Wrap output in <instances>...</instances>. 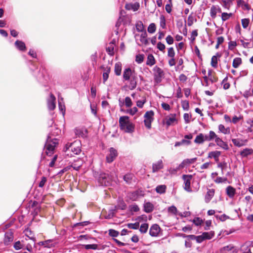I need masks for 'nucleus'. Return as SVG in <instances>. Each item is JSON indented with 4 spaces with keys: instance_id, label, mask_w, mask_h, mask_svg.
Returning a JSON list of instances; mask_svg holds the SVG:
<instances>
[{
    "instance_id": "obj_44",
    "label": "nucleus",
    "mask_w": 253,
    "mask_h": 253,
    "mask_svg": "<svg viewBox=\"0 0 253 253\" xmlns=\"http://www.w3.org/2000/svg\"><path fill=\"white\" fill-rule=\"evenodd\" d=\"M217 12V8L215 6H212L211 8V10H210L211 16L212 18H214L216 17Z\"/></svg>"
},
{
    "instance_id": "obj_8",
    "label": "nucleus",
    "mask_w": 253,
    "mask_h": 253,
    "mask_svg": "<svg viewBox=\"0 0 253 253\" xmlns=\"http://www.w3.org/2000/svg\"><path fill=\"white\" fill-rule=\"evenodd\" d=\"M135 37L136 41L138 40V38H139V40L140 42V43L137 42L139 45H147L148 44L149 41L147 38V34L146 31L143 32L140 35L136 34Z\"/></svg>"
},
{
    "instance_id": "obj_10",
    "label": "nucleus",
    "mask_w": 253,
    "mask_h": 253,
    "mask_svg": "<svg viewBox=\"0 0 253 253\" xmlns=\"http://www.w3.org/2000/svg\"><path fill=\"white\" fill-rule=\"evenodd\" d=\"M118 156L117 151L114 148H110L109 149V153L106 156V161L108 163H111L116 159Z\"/></svg>"
},
{
    "instance_id": "obj_15",
    "label": "nucleus",
    "mask_w": 253,
    "mask_h": 253,
    "mask_svg": "<svg viewBox=\"0 0 253 253\" xmlns=\"http://www.w3.org/2000/svg\"><path fill=\"white\" fill-rule=\"evenodd\" d=\"M160 231V227L157 224H153L150 227L149 234L152 237H156Z\"/></svg>"
},
{
    "instance_id": "obj_57",
    "label": "nucleus",
    "mask_w": 253,
    "mask_h": 253,
    "mask_svg": "<svg viewBox=\"0 0 253 253\" xmlns=\"http://www.w3.org/2000/svg\"><path fill=\"white\" fill-rule=\"evenodd\" d=\"M84 248L86 250H96L97 249L98 246L96 244H88V245H85Z\"/></svg>"
},
{
    "instance_id": "obj_51",
    "label": "nucleus",
    "mask_w": 253,
    "mask_h": 253,
    "mask_svg": "<svg viewBox=\"0 0 253 253\" xmlns=\"http://www.w3.org/2000/svg\"><path fill=\"white\" fill-rule=\"evenodd\" d=\"M168 211L169 213H170L172 214H174V215L177 214V210L176 208L174 206H172L169 207L168 208Z\"/></svg>"
},
{
    "instance_id": "obj_56",
    "label": "nucleus",
    "mask_w": 253,
    "mask_h": 253,
    "mask_svg": "<svg viewBox=\"0 0 253 253\" xmlns=\"http://www.w3.org/2000/svg\"><path fill=\"white\" fill-rule=\"evenodd\" d=\"M168 56L170 58L174 57L175 51L173 47H169L168 49Z\"/></svg>"
},
{
    "instance_id": "obj_61",
    "label": "nucleus",
    "mask_w": 253,
    "mask_h": 253,
    "mask_svg": "<svg viewBox=\"0 0 253 253\" xmlns=\"http://www.w3.org/2000/svg\"><path fill=\"white\" fill-rule=\"evenodd\" d=\"M193 222L196 226H199L203 223V220L200 217H196L193 220Z\"/></svg>"
},
{
    "instance_id": "obj_24",
    "label": "nucleus",
    "mask_w": 253,
    "mask_h": 253,
    "mask_svg": "<svg viewBox=\"0 0 253 253\" xmlns=\"http://www.w3.org/2000/svg\"><path fill=\"white\" fill-rule=\"evenodd\" d=\"M253 154V149L252 148H245L240 152V155L242 157H247L248 156Z\"/></svg>"
},
{
    "instance_id": "obj_2",
    "label": "nucleus",
    "mask_w": 253,
    "mask_h": 253,
    "mask_svg": "<svg viewBox=\"0 0 253 253\" xmlns=\"http://www.w3.org/2000/svg\"><path fill=\"white\" fill-rule=\"evenodd\" d=\"M81 143L79 141H75L73 143H68L65 146V151L67 155L73 156L80 154L81 151Z\"/></svg>"
},
{
    "instance_id": "obj_7",
    "label": "nucleus",
    "mask_w": 253,
    "mask_h": 253,
    "mask_svg": "<svg viewBox=\"0 0 253 253\" xmlns=\"http://www.w3.org/2000/svg\"><path fill=\"white\" fill-rule=\"evenodd\" d=\"M192 176L191 175H183L182 179L184 180V185L183 186L184 189L188 192H192V190L191 188V181Z\"/></svg>"
},
{
    "instance_id": "obj_41",
    "label": "nucleus",
    "mask_w": 253,
    "mask_h": 253,
    "mask_svg": "<svg viewBox=\"0 0 253 253\" xmlns=\"http://www.w3.org/2000/svg\"><path fill=\"white\" fill-rule=\"evenodd\" d=\"M242 63V60L241 58L237 57L234 59L232 65L235 68H238L239 65Z\"/></svg>"
},
{
    "instance_id": "obj_26",
    "label": "nucleus",
    "mask_w": 253,
    "mask_h": 253,
    "mask_svg": "<svg viewBox=\"0 0 253 253\" xmlns=\"http://www.w3.org/2000/svg\"><path fill=\"white\" fill-rule=\"evenodd\" d=\"M129 80H130V83L128 87L130 90H133L137 85V77L135 76H132Z\"/></svg>"
},
{
    "instance_id": "obj_36",
    "label": "nucleus",
    "mask_w": 253,
    "mask_h": 253,
    "mask_svg": "<svg viewBox=\"0 0 253 253\" xmlns=\"http://www.w3.org/2000/svg\"><path fill=\"white\" fill-rule=\"evenodd\" d=\"M204 142V136L203 133H199L196 137L194 142L197 144H202Z\"/></svg>"
},
{
    "instance_id": "obj_37",
    "label": "nucleus",
    "mask_w": 253,
    "mask_h": 253,
    "mask_svg": "<svg viewBox=\"0 0 253 253\" xmlns=\"http://www.w3.org/2000/svg\"><path fill=\"white\" fill-rule=\"evenodd\" d=\"M214 181L216 183H229L228 179L226 177H217L214 180Z\"/></svg>"
},
{
    "instance_id": "obj_50",
    "label": "nucleus",
    "mask_w": 253,
    "mask_h": 253,
    "mask_svg": "<svg viewBox=\"0 0 253 253\" xmlns=\"http://www.w3.org/2000/svg\"><path fill=\"white\" fill-rule=\"evenodd\" d=\"M125 105L126 107H130L132 105V102L129 97H126L125 99Z\"/></svg>"
},
{
    "instance_id": "obj_60",
    "label": "nucleus",
    "mask_w": 253,
    "mask_h": 253,
    "mask_svg": "<svg viewBox=\"0 0 253 253\" xmlns=\"http://www.w3.org/2000/svg\"><path fill=\"white\" fill-rule=\"evenodd\" d=\"M144 59V55L138 54L136 56L135 61L138 63H141Z\"/></svg>"
},
{
    "instance_id": "obj_53",
    "label": "nucleus",
    "mask_w": 253,
    "mask_h": 253,
    "mask_svg": "<svg viewBox=\"0 0 253 253\" xmlns=\"http://www.w3.org/2000/svg\"><path fill=\"white\" fill-rule=\"evenodd\" d=\"M223 87L224 89H227L230 87V84L227 82V77H226L223 79L222 82Z\"/></svg>"
},
{
    "instance_id": "obj_55",
    "label": "nucleus",
    "mask_w": 253,
    "mask_h": 253,
    "mask_svg": "<svg viewBox=\"0 0 253 253\" xmlns=\"http://www.w3.org/2000/svg\"><path fill=\"white\" fill-rule=\"evenodd\" d=\"M232 16V13H227L223 12L221 14V19L223 21L228 20Z\"/></svg>"
},
{
    "instance_id": "obj_14",
    "label": "nucleus",
    "mask_w": 253,
    "mask_h": 253,
    "mask_svg": "<svg viewBox=\"0 0 253 253\" xmlns=\"http://www.w3.org/2000/svg\"><path fill=\"white\" fill-rule=\"evenodd\" d=\"M214 139H215V142L217 146L226 150L229 149L228 144L226 142H224L217 135L216 137L214 138Z\"/></svg>"
},
{
    "instance_id": "obj_18",
    "label": "nucleus",
    "mask_w": 253,
    "mask_h": 253,
    "mask_svg": "<svg viewBox=\"0 0 253 253\" xmlns=\"http://www.w3.org/2000/svg\"><path fill=\"white\" fill-rule=\"evenodd\" d=\"M215 190L213 189H208V192L205 197V201L206 203H208L213 197Z\"/></svg>"
},
{
    "instance_id": "obj_52",
    "label": "nucleus",
    "mask_w": 253,
    "mask_h": 253,
    "mask_svg": "<svg viewBox=\"0 0 253 253\" xmlns=\"http://www.w3.org/2000/svg\"><path fill=\"white\" fill-rule=\"evenodd\" d=\"M138 109L136 107H134L132 108H130L126 110V112L132 116L134 115L136 112H137Z\"/></svg>"
},
{
    "instance_id": "obj_29",
    "label": "nucleus",
    "mask_w": 253,
    "mask_h": 253,
    "mask_svg": "<svg viewBox=\"0 0 253 253\" xmlns=\"http://www.w3.org/2000/svg\"><path fill=\"white\" fill-rule=\"evenodd\" d=\"M15 45L16 48L21 51H24L26 49V46L24 42L20 41H16L15 42Z\"/></svg>"
},
{
    "instance_id": "obj_62",
    "label": "nucleus",
    "mask_w": 253,
    "mask_h": 253,
    "mask_svg": "<svg viewBox=\"0 0 253 253\" xmlns=\"http://www.w3.org/2000/svg\"><path fill=\"white\" fill-rule=\"evenodd\" d=\"M236 45L237 43L235 41H230L228 43V48L231 50H233Z\"/></svg>"
},
{
    "instance_id": "obj_12",
    "label": "nucleus",
    "mask_w": 253,
    "mask_h": 253,
    "mask_svg": "<svg viewBox=\"0 0 253 253\" xmlns=\"http://www.w3.org/2000/svg\"><path fill=\"white\" fill-rule=\"evenodd\" d=\"M13 234L11 231H7L5 233L3 243L5 245H8L13 241Z\"/></svg>"
},
{
    "instance_id": "obj_58",
    "label": "nucleus",
    "mask_w": 253,
    "mask_h": 253,
    "mask_svg": "<svg viewBox=\"0 0 253 253\" xmlns=\"http://www.w3.org/2000/svg\"><path fill=\"white\" fill-rule=\"evenodd\" d=\"M250 20L247 18L243 19L242 20V25L244 29H246L249 24Z\"/></svg>"
},
{
    "instance_id": "obj_40",
    "label": "nucleus",
    "mask_w": 253,
    "mask_h": 253,
    "mask_svg": "<svg viewBox=\"0 0 253 253\" xmlns=\"http://www.w3.org/2000/svg\"><path fill=\"white\" fill-rule=\"evenodd\" d=\"M242 250L243 251L242 253H253V248H250L246 244L243 246Z\"/></svg>"
},
{
    "instance_id": "obj_20",
    "label": "nucleus",
    "mask_w": 253,
    "mask_h": 253,
    "mask_svg": "<svg viewBox=\"0 0 253 253\" xmlns=\"http://www.w3.org/2000/svg\"><path fill=\"white\" fill-rule=\"evenodd\" d=\"M237 4L238 7H241L244 10H249L251 9L249 4L244 0H238L237 2Z\"/></svg>"
},
{
    "instance_id": "obj_43",
    "label": "nucleus",
    "mask_w": 253,
    "mask_h": 253,
    "mask_svg": "<svg viewBox=\"0 0 253 253\" xmlns=\"http://www.w3.org/2000/svg\"><path fill=\"white\" fill-rule=\"evenodd\" d=\"M182 169H183V168H179V165L175 168H170L168 169V171L169 172V173H170L171 174H176L177 173V171L180 170Z\"/></svg>"
},
{
    "instance_id": "obj_31",
    "label": "nucleus",
    "mask_w": 253,
    "mask_h": 253,
    "mask_svg": "<svg viewBox=\"0 0 253 253\" xmlns=\"http://www.w3.org/2000/svg\"><path fill=\"white\" fill-rule=\"evenodd\" d=\"M115 73L117 76H120L122 72V64L120 62H117L115 65Z\"/></svg>"
},
{
    "instance_id": "obj_6",
    "label": "nucleus",
    "mask_w": 253,
    "mask_h": 253,
    "mask_svg": "<svg viewBox=\"0 0 253 253\" xmlns=\"http://www.w3.org/2000/svg\"><path fill=\"white\" fill-rule=\"evenodd\" d=\"M167 126H173L178 123V119L176 114H170L166 116L164 121Z\"/></svg>"
},
{
    "instance_id": "obj_30",
    "label": "nucleus",
    "mask_w": 253,
    "mask_h": 253,
    "mask_svg": "<svg viewBox=\"0 0 253 253\" xmlns=\"http://www.w3.org/2000/svg\"><path fill=\"white\" fill-rule=\"evenodd\" d=\"M203 237L205 240H210L214 236V232L211 231L208 232H204L202 233Z\"/></svg>"
},
{
    "instance_id": "obj_21",
    "label": "nucleus",
    "mask_w": 253,
    "mask_h": 253,
    "mask_svg": "<svg viewBox=\"0 0 253 253\" xmlns=\"http://www.w3.org/2000/svg\"><path fill=\"white\" fill-rule=\"evenodd\" d=\"M75 133L79 137H85L87 136V131L84 128H77L75 130Z\"/></svg>"
},
{
    "instance_id": "obj_49",
    "label": "nucleus",
    "mask_w": 253,
    "mask_h": 253,
    "mask_svg": "<svg viewBox=\"0 0 253 253\" xmlns=\"http://www.w3.org/2000/svg\"><path fill=\"white\" fill-rule=\"evenodd\" d=\"M136 30L138 32H144V26L142 22L139 21L136 24Z\"/></svg>"
},
{
    "instance_id": "obj_3",
    "label": "nucleus",
    "mask_w": 253,
    "mask_h": 253,
    "mask_svg": "<svg viewBox=\"0 0 253 253\" xmlns=\"http://www.w3.org/2000/svg\"><path fill=\"white\" fill-rule=\"evenodd\" d=\"M57 144V139L51 138V136H48L45 144V153L47 156H51L54 153L55 148Z\"/></svg>"
},
{
    "instance_id": "obj_17",
    "label": "nucleus",
    "mask_w": 253,
    "mask_h": 253,
    "mask_svg": "<svg viewBox=\"0 0 253 253\" xmlns=\"http://www.w3.org/2000/svg\"><path fill=\"white\" fill-rule=\"evenodd\" d=\"M163 163L162 160H160L157 161L156 163H154L152 166V171L153 172H156L159 171L160 169L163 168Z\"/></svg>"
},
{
    "instance_id": "obj_38",
    "label": "nucleus",
    "mask_w": 253,
    "mask_h": 253,
    "mask_svg": "<svg viewBox=\"0 0 253 253\" xmlns=\"http://www.w3.org/2000/svg\"><path fill=\"white\" fill-rule=\"evenodd\" d=\"M30 239H31L32 240V243H28L26 245V250L30 252H32L33 251V248L32 246L33 245L35 244V238L34 237H31L30 238L29 236H27Z\"/></svg>"
},
{
    "instance_id": "obj_9",
    "label": "nucleus",
    "mask_w": 253,
    "mask_h": 253,
    "mask_svg": "<svg viewBox=\"0 0 253 253\" xmlns=\"http://www.w3.org/2000/svg\"><path fill=\"white\" fill-rule=\"evenodd\" d=\"M112 180V177L108 174L102 173L100 174L98 180L102 185L108 186L110 184V181Z\"/></svg>"
},
{
    "instance_id": "obj_25",
    "label": "nucleus",
    "mask_w": 253,
    "mask_h": 253,
    "mask_svg": "<svg viewBox=\"0 0 253 253\" xmlns=\"http://www.w3.org/2000/svg\"><path fill=\"white\" fill-rule=\"evenodd\" d=\"M226 194L230 198H233L236 193V190L234 188L231 186H228L226 189Z\"/></svg>"
},
{
    "instance_id": "obj_11",
    "label": "nucleus",
    "mask_w": 253,
    "mask_h": 253,
    "mask_svg": "<svg viewBox=\"0 0 253 253\" xmlns=\"http://www.w3.org/2000/svg\"><path fill=\"white\" fill-rule=\"evenodd\" d=\"M55 97L51 93L49 98L47 99V106L49 110H54L56 107L55 104Z\"/></svg>"
},
{
    "instance_id": "obj_34",
    "label": "nucleus",
    "mask_w": 253,
    "mask_h": 253,
    "mask_svg": "<svg viewBox=\"0 0 253 253\" xmlns=\"http://www.w3.org/2000/svg\"><path fill=\"white\" fill-rule=\"evenodd\" d=\"M212 71L211 70H209L208 71V78L209 79V81H211L212 83H215L217 81V78L212 75Z\"/></svg>"
},
{
    "instance_id": "obj_23",
    "label": "nucleus",
    "mask_w": 253,
    "mask_h": 253,
    "mask_svg": "<svg viewBox=\"0 0 253 253\" xmlns=\"http://www.w3.org/2000/svg\"><path fill=\"white\" fill-rule=\"evenodd\" d=\"M221 155V152L218 151L210 152L208 154L209 158H214L216 162L218 161L219 157Z\"/></svg>"
},
{
    "instance_id": "obj_64",
    "label": "nucleus",
    "mask_w": 253,
    "mask_h": 253,
    "mask_svg": "<svg viewBox=\"0 0 253 253\" xmlns=\"http://www.w3.org/2000/svg\"><path fill=\"white\" fill-rule=\"evenodd\" d=\"M46 181L47 178L44 176L42 177V179L39 184V186L41 188L43 187L45 185V183L46 182Z\"/></svg>"
},
{
    "instance_id": "obj_47",
    "label": "nucleus",
    "mask_w": 253,
    "mask_h": 253,
    "mask_svg": "<svg viewBox=\"0 0 253 253\" xmlns=\"http://www.w3.org/2000/svg\"><path fill=\"white\" fill-rule=\"evenodd\" d=\"M127 226L129 229H137L139 227V223L138 222H136L134 223H128Z\"/></svg>"
},
{
    "instance_id": "obj_39",
    "label": "nucleus",
    "mask_w": 253,
    "mask_h": 253,
    "mask_svg": "<svg viewBox=\"0 0 253 253\" xmlns=\"http://www.w3.org/2000/svg\"><path fill=\"white\" fill-rule=\"evenodd\" d=\"M106 50L108 54L113 55L114 53V44L113 42L109 43V45L106 48Z\"/></svg>"
},
{
    "instance_id": "obj_33",
    "label": "nucleus",
    "mask_w": 253,
    "mask_h": 253,
    "mask_svg": "<svg viewBox=\"0 0 253 253\" xmlns=\"http://www.w3.org/2000/svg\"><path fill=\"white\" fill-rule=\"evenodd\" d=\"M219 130L224 134L230 133V129L229 127H225L224 125L220 124L218 126Z\"/></svg>"
},
{
    "instance_id": "obj_45",
    "label": "nucleus",
    "mask_w": 253,
    "mask_h": 253,
    "mask_svg": "<svg viewBox=\"0 0 253 253\" xmlns=\"http://www.w3.org/2000/svg\"><path fill=\"white\" fill-rule=\"evenodd\" d=\"M160 26L163 29H165L166 28V18L163 15H161L160 17Z\"/></svg>"
},
{
    "instance_id": "obj_28",
    "label": "nucleus",
    "mask_w": 253,
    "mask_h": 253,
    "mask_svg": "<svg viewBox=\"0 0 253 253\" xmlns=\"http://www.w3.org/2000/svg\"><path fill=\"white\" fill-rule=\"evenodd\" d=\"M156 61L154 56L151 54H149L147 58L146 64L148 66H152L154 65Z\"/></svg>"
},
{
    "instance_id": "obj_5",
    "label": "nucleus",
    "mask_w": 253,
    "mask_h": 253,
    "mask_svg": "<svg viewBox=\"0 0 253 253\" xmlns=\"http://www.w3.org/2000/svg\"><path fill=\"white\" fill-rule=\"evenodd\" d=\"M154 113L153 111H147L144 114V124L146 127L150 128L151 127V123L154 120Z\"/></svg>"
},
{
    "instance_id": "obj_13",
    "label": "nucleus",
    "mask_w": 253,
    "mask_h": 253,
    "mask_svg": "<svg viewBox=\"0 0 253 253\" xmlns=\"http://www.w3.org/2000/svg\"><path fill=\"white\" fill-rule=\"evenodd\" d=\"M248 140V139H243L240 138H233L232 139V142L234 145L237 147H241L245 146Z\"/></svg>"
},
{
    "instance_id": "obj_63",
    "label": "nucleus",
    "mask_w": 253,
    "mask_h": 253,
    "mask_svg": "<svg viewBox=\"0 0 253 253\" xmlns=\"http://www.w3.org/2000/svg\"><path fill=\"white\" fill-rule=\"evenodd\" d=\"M109 234L112 237H117L119 235V232L114 229H110L109 230Z\"/></svg>"
},
{
    "instance_id": "obj_59",
    "label": "nucleus",
    "mask_w": 253,
    "mask_h": 253,
    "mask_svg": "<svg viewBox=\"0 0 253 253\" xmlns=\"http://www.w3.org/2000/svg\"><path fill=\"white\" fill-rule=\"evenodd\" d=\"M183 118L185 123L188 124L190 122L191 119V115L189 114L188 113H185L183 115Z\"/></svg>"
},
{
    "instance_id": "obj_42",
    "label": "nucleus",
    "mask_w": 253,
    "mask_h": 253,
    "mask_svg": "<svg viewBox=\"0 0 253 253\" xmlns=\"http://www.w3.org/2000/svg\"><path fill=\"white\" fill-rule=\"evenodd\" d=\"M148 224L143 223L142 224L140 227L139 231L141 233H145L147 232L148 229Z\"/></svg>"
},
{
    "instance_id": "obj_46",
    "label": "nucleus",
    "mask_w": 253,
    "mask_h": 253,
    "mask_svg": "<svg viewBox=\"0 0 253 253\" xmlns=\"http://www.w3.org/2000/svg\"><path fill=\"white\" fill-rule=\"evenodd\" d=\"M156 25L153 23H151L148 27V32L151 34L154 33L156 31Z\"/></svg>"
},
{
    "instance_id": "obj_54",
    "label": "nucleus",
    "mask_w": 253,
    "mask_h": 253,
    "mask_svg": "<svg viewBox=\"0 0 253 253\" xmlns=\"http://www.w3.org/2000/svg\"><path fill=\"white\" fill-rule=\"evenodd\" d=\"M141 192V191H140L139 190H136L134 192H133V193H132L131 194V198L133 200H135L136 199L138 198V197H139V196L140 195V193Z\"/></svg>"
},
{
    "instance_id": "obj_4",
    "label": "nucleus",
    "mask_w": 253,
    "mask_h": 253,
    "mask_svg": "<svg viewBox=\"0 0 253 253\" xmlns=\"http://www.w3.org/2000/svg\"><path fill=\"white\" fill-rule=\"evenodd\" d=\"M153 71L154 72V79L155 83L156 84L160 83L164 76L163 70L160 67L155 66L154 67Z\"/></svg>"
},
{
    "instance_id": "obj_1",
    "label": "nucleus",
    "mask_w": 253,
    "mask_h": 253,
    "mask_svg": "<svg viewBox=\"0 0 253 253\" xmlns=\"http://www.w3.org/2000/svg\"><path fill=\"white\" fill-rule=\"evenodd\" d=\"M119 125L120 129L126 132L131 133L134 131V125L130 121L129 117L127 116L120 117Z\"/></svg>"
},
{
    "instance_id": "obj_35",
    "label": "nucleus",
    "mask_w": 253,
    "mask_h": 253,
    "mask_svg": "<svg viewBox=\"0 0 253 253\" xmlns=\"http://www.w3.org/2000/svg\"><path fill=\"white\" fill-rule=\"evenodd\" d=\"M220 55L219 53H216V55H214L212 57L211 59V65L213 68H216L217 66V57H219Z\"/></svg>"
},
{
    "instance_id": "obj_19",
    "label": "nucleus",
    "mask_w": 253,
    "mask_h": 253,
    "mask_svg": "<svg viewBox=\"0 0 253 253\" xmlns=\"http://www.w3.org/2000/svg\"><path fill=\"white\" fill-rule=\"evenodd\" d=\"M132 76H134L133 75L132 70L128 68L126 69L123 73V78L125 81L129 80Z\"/></svg>"
},
{
    "instance_id": "obj_32",
    "label": "nucleus",
    "mask_w": 253,
    "mask_h": 253,
    "mask_svg": "<svg viewBox=\"0 0 253 253\" xmlns=\"http://www.w3.org/2000/svg\"><path fill=\"white\" fill-rule=\"evenodd\" d=\"M167 186L165 185H160L156 187V191L157 193L162 194L166 192Z\"/></svg>"
},
{
    "instance_id": "obj_22",
    "label": "nucleus",
    "mask_w": 253,
    "mask_h": 253,
    "mask_svg": "<svg viewBox=\"0 0 253 253\" xmlns=\"http://www.w3.org/2000/svg\"><path fill=\"white\" fill-rule=\"evenodd\" d=\"M203 136L204 141H210L214 139V138L216 137V134L214 131L211 130L210 131L209 134H203Z\"/></svg>"
},
{
    "instance_id": "obj_48",
    "label": "nucleus",
    "mask_w": 253,
    "mask_h": 253,
    "mask_svg": "<svg viewBox=\"0 0 253 253\" xmlns=\"http://www.w3.org/2000/svg\"><path fill=\"white\" fill-rule=\"evenodd\" d=\"M133 176L132 174H127L124 176V179L126 183L129 184L131 182Z\"/></svg>"
},
{
    "instance_id": "obj_16",
    "label": "nucleus",
    "mask_w": 253,
    "mask_h": 253,
    "mask_svg": "<svg viewBox=\"0 0 253 253\" xmlns=\"http://www.w3.org/2000/svg\"><path fill=\"white\" fill-rule=\"evenodd\" d=\"M197 159V158H194L190 159H185L182 162V163L180 164H179V168L183 169L184 167L189 166L190 164L194 163L196 161Z\"/></svg>"
},
{
    "instance_id": "obj_27",
    "label": "nucleus",
    "mask_w": 253,
    "mask_h": 253,
    "mask_svg": "<svg viewBox=\"0 0 253 253\" xmlns=\"http://www.w3.org/2000/svg\"><path fill=\"white\" fill-rule=\"evenodd\" d=\"M154 210V205L150 202H147L144 204V210L147 213L152 212Z\"/></svg>"
}]
</instances>
